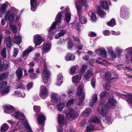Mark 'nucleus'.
I'll list each match as a JSON object with an SVG mask.
<instances>
[{
    "instance_id": "nucleus-6",
    "label": "nucleus",
    "mask_w": 132,
    "mask_h": 132,
    "mask_svg": "<svg viewBox=\"0 0 132 132\" xmlns=\"http://www.w3.org/2000/svg\"><path fill=\"white\" fill-rule=\"evenodd\" d=\"M120 15L122 18L126 19L129 16L128 10L127 8H122L120 12Z\"/></svg>"
},
{
    "instance_id": "nucleus-56",
    "label": "nucleus",
    "mask_w": 132,
    "mask_h": 132,
    "mask_svg": "<svg viewBox=\"0 0 132 132\" xmlns=\"http://www.w3.org/2000/svg\"><path fill=\"white\" fill-rule=\"evenodd\" d=\"M6 77V73L5 72L0 74V81H2L4 79H5Z\"/></svg>"
},
{
    "instance_id": "nucleus-53",
    "label": "nucleus",
    "mask_w": 132,
    "mask_h": 132,
    "mask_svg": "<svg viewBox=\"0 0 132 132\" xmlns=\"http://www.w3.org/2000/svg\"><path fill=\"white\" fill-rule=\"evenodd\" d=\"M91 19L93 21H96L97 20L96 15L95 13L92 12L91 16Z\"/></svg>"
},
{
    "instance_id": "nucleus-39",
    "label": "nucleus",
    "mask_w": 132,
    "mask_h": 132,
    "mask_svg": "<svg viewBox=\"0 0 132 132\" xmlns=\"http://www.w3.org/2000/svg\"><path fill=\"white\" fill-rule=\"evenodd\" d=\"M7 84V82L5 81H2L0 83V92H1L2 89L6 87Z\"/></svg>"
},
{
    "instance_id": "nucleus-1",
    "label": "nucleus",
    "mask_w": 132,
    "mask_h": 132,
    "mask_svg": "<svg viewBox=\"0 0 132 132\" xmlns=\"http://www.w3.org/2000/svg\"><path fill=\"white\" fill-rule=\"evenodd\" d=\"M78 113L75 112L73 109L69 108L67 110L66 116L67 117L72 118L73 119H76L78 116Z\"/></svg>"
},
{
    "instance_id": "nucleus-23",
    "label": "nucleus",
    "mask_w": 132,
    "mask_h": 132,
    "mask_svg": "<svg viewBox=\"0 0 132 132\" xmlns=\"http://www.w3.org/2000/svg\"><path fill=\"white\" fill-rule=\"evenodd\" d=\"M101 6L103 9L109 10V7L108 2L106 1H103L101 4Z\"/></svg>"
},
{
    "instance_id": "nucleus-25",
    "label": "nucleus",
    "mask_w": 132,
    "mask_h": 132,
    "mask_svg": "<svg viewBox=\"0 0 132 132\" xmlns=\"http://www.w3.org/2000/svg\"><path fill=\"white\" fill-rule=\"evenodd\" d=\"M51 99L52 102L57 104L59 103L60 102V101L58 99L54 93L52 94L51 95Z\"/></svg>"
},
{
    "instance_id": "nucleus-59",
    "label": "nucleus",
    "mask_w": 132,
    "mask_h": 132,
    "mask_svg": "<svg viewBox=\"0 0 132 132\" xmlns=\"http://www.w3.org/2000/svg\"><path fill=\"white\" fill-rule=\"evenodd\" d=\"M122 52V50L120 49H117L116 52V54L118 57H120L121 56V53Z\"/></svg>"
},
{
    "instance_id": "nucleus-44",
    "label": "nucleus",
    "mask_w": 132,
    "mask_h": 132,
    "mask_svg": "<svg viewBox=\"0 0 132 132\" xmlns=\"http://www.w3.org/2000/svg\"><path fill=\"white\" fill-rule=\"evenodd\" d=\"M90 120L92 121L95 123H98L99 122V119L96 117H93L91 118Z\"/></svg>"
},
{
    "instance_id": "nucleus-16",
    "label": "nucleus",
    "mask_w": 132,
    "mask_h": 132,
    "mask_svg": "<svg viewBox=\"0 0 132 132\" xmlns=\"http://www.w3.org/2000/svg\"><path fill=\"white\" fill-rule=\"evenodd\" d=\"M78 3L82 6L85 7L86 10H87L89 8V6L88 5V2L87 0H79Z\"/></svg>"
},
{
    "instance_id": "nucleus-36",
    "label": "nucleus",
    "mask_w": 132,
    "mask_h": 132,
    "mask_svg": "<svg viewBox=\"0 0 132 132\" xmlns=\"http://www.w3.org/2000/svg\"><path fill=\"white\" fill-rule=\"evenodd\" d=\"M107 23L108 26L111 27H113L116 24L115 20L113 18L109 22H107Z\"/></svg>"
},
{
    "instance_id": "nucleus-41",
    "label": "nucleus",
    "mask_w": 132,
    "mask_h": 132,
    "mask_svg": "<svg viewBox=\"0 0 132 132\" xmlns=\"http://www.w3.org/2000/svg\"><path fill=\"white\" fill-rule=\"evenodd\" d=\"M86 129L87 132L93 131L94 129V126L92 124L90 123V125L86 127Z\"/></svg>"
},
{
    "instance_id": "nucleus-64",
    "label": "nucleus",
    "mask_w": 132,
    "mask_h": 132,
    "mask_svg": "<svg viewBox=\"0 0 132 132\" xmlns=\"http://www.w3.org/2000/svg\"><path fill=\"white\" fill-rule=\"evenodd\" d=\"M74 101L73 99L69 101L67 103L66 106L67 107H69L72 104Z\"/></svg>"
},
{
    "instance_id": "nucleus-4",
    "label": "nucleus",
    "mask_w": 132,
    "mask_h": 132,
    "mask_svg": "<svg viewBox=\"0 0 132 132\" xmlns=\"http://www.w3.org/2000/svg\"><path fill=\"white\" fill-rule=\"evenodd\" d=\"M109 107L106 105L103 106H99L98 108V110L100 114L102 115H104L108 113L109 111Z\"/></svg>"
},
{
    "instance_id": "nucleus-21",
    "label": "nucleus",
    "mask_w": 132,
    "mask_h": 132,
    "mask_svg": "<svg viewBox=\"0 0 132 132\" xmlns=\"http://www.w3.org/2000/svg\"><path fill=\"white\" fill-rule=\"evenodd\" d=\"M62 18V14L60 12H59L56 15L55 18V21L57 23L60 24L61 23V20Z\"/></svg>"
},
{
    "instance_id": "nucleus-3",
    "label": "nucleus",
    "mask_w": 132,
    "mask_h": 132,
    "mask_svg": "<svg viewBox=\"0 0 132 132\" xmlns=\"http://www.w3.org/2000/svg\"><path fill=\"white\" fill-rule=\"evenodd\" d=\"M5 18L6 20L9 21L10 23L12 24L14 19V14L11 13L10 11H8L5 13Z\"/></svg>"
},
{
    "instance_id": "nucleus-60",
    "label": "nucleus",
    "mask_w": 132,
    "mask_h": 132,
    "mask_svg": "<svg viewBox=\"0 0 132 132\" xmlns=\"http://www.w3.org/2000/svg\"><path fill=\"white\" fill-rule=\"evenodd\" d=\"M75 28L77 29L78 31H80L81 26L79 23L78 22L76 23L75 24Z\"/></svg>"
},
{
    "instance_id": "nucleus-40",
    "label": "nucleus",
    "mask_w": 132,
    "mask_h": 132,
    "mask_svg": "<svg viewBox=\"0 0 132 132\" xmlns=\"http://www.w3.org/2000/svg\"><path fill=\"white\" fill-rule=\"evenodd\" d=\"M43 48L44 51H49L50 49V45L47 44H46L43 45Z\"/></svg>"
},
{
    "instance_id": "nucleus-61",
    "label": "nucleus",
    "mask_w": 132,
    "mask_h": 132,
    "mask_svg": "<svg viewBox=\"0 0 132 132\" xmlns=\"http://www.w3.org/2000/svg\"><path fill=\"white\" fill-rule=\"evenodd\" d=\"M93 99L92 100L91 102H92L93 103H95L97 101V97L96 95H94L93 96Z\"/></svg>"
},
{
    "instance_id": "nucleus-42",
    "label": "nucleus",
    "mask_w": 132,
    "mask_h": 132,
    "mask_svg": "<svg viewBox=\"0 0 132 132\" xmlns=\"http://www.w3.org/2000/svg\"><path fill=\"white\" fill-rule=\"evenodd\" d=\"M58 103V105H57L58 109L59 111H62L65 105L64 103H61L60 102Z\"/></svg>"
},
{
    "instance_id": "nucleus-57",
    "label": "nucleus",
    "mask_w": 132,
    "mask_h": 132,
    "mask_svg": "<svg viewBox=\"0 0 132 132\" xmlns=\"http://www.w3.org/2000/svg\"><path fill=\"white\" fill-rule=\"evenodd\" d=\"M13 50V54L12 55V56L14 58L18 54V52L17 49L15 48H14Z\"/></svg>"
},
{
    "instance_id": "nucleus-58",
    "label": "nucleus",
    "mask_w": 132,
    "mask_h": 132,
    "mask_svg": "<svg viewBox=\"0 0 132 132\" xmlns=\"http://www.w3.org/2000/svg\"><path fill=\"white\" fill-rule=\"evenodd\" d=\"M132 51H129L127 52V54H126L125 57L127 59H129L130 57L132 55Z\"/></svg>"
},
{
    "instance_id": "nucleus-33",
    "label": "nucleus",
    "mask_w": 132,
    "mask_h": 132,
    "mask_svg": "<svg viewBox=\"0 0 132 132\" xmlns=\"http://www.w3.org/2000/svg\"><path fill=\"white\" fill-rule=\"evenodd\" d=\"M97 11L98 14L101 16H103L106 13L105 12L102 10L101 8L99 6H98L97 9Z\"/></svg>"
},
{
    "instance_id": "nucleus-15",
    "label": "nucleus",
    "mask_w": 132,
    "mask_h": 132,
    "mask_svg": "<svg viewBox=\"0 0 132 132\" xmlns=\"http://www.w3.org/2000/svg\"><path fill=\"white\" fill-rule=\"evenodd\" d=\"M14 114L15 117L16 119L22 120H24L25 116L24 114L17 112H15Z\"/></svg>"
},
{
    "instance_id": "nucleus-43",
    "label": "nucleus",
    "mask_w": 132,
    "mask_h": 132,
    "mask_svg": "<svg viewBox=\"0 0 132 132\" xmlns=\"http://www.w3.org/2000/svg\"><path fill=\"white\" fill-rule=\"evenodd\" d=\"M73 44L72 42L69 40L67 44V48L68 50H71L73 47Z\"/></svg>"
},
{
    "instance_id": "nucleus-31",
    "label": "nucleus",
    "mask_w": 132,
    "mask_h": 132,
    "mask_svg": "<svg viewBox=\"0 0 132 132\" xmlns=\"http://www.w3.org/2000/svg\"><path fill=\"white\" fill-rule=\"evenodd\" d=\"M63 77L61 74H59L57 76V84L58 86H60L62 83V80Z\"/></svg>"
},
{
    "instance_id": "nucleus-27",
    "label": "nucleus",
    "mask_w": 132,
    "mask_h": 132,
    "mask_svg": "<svg viewBox=\"0 0 132 132\" xmlns=\"http://www.w3.org/2000/svg\"><path fill=\"white\" fill-rule=\"evenodd\" d=\"M84 75L86 79L87 80L89 79L93 76V73L91 70L88 69Z\"/></svg>"
},
{
    "instance_id": "nucleus-50",
    "label": "nucleus",
    "mask_w": 132,
    "mask_h": 132,
    "mask_svg": "<svg viewBox=\"0 0 132 132\" xmlns=\"http://www.w3.org/2000/svg\"><path fill=\"white\" fill-rule=\"evenodd\" d=\"M38 77V75L36 73H32L30 76V78L32 80H34Z\"/></svg>"
},
{
    "instance_id": "nucleus-20",
    "label": "nucleus",
    "mask_w": 132,
    "mask_h": 132,
    "mask_svg": "<svg viewBox=\"0 0 132 132\" xmlns=\"http://www.w3.org/2000/svg\"><path fill=\"white\" fill-rule=\"evenodd\" d=\"M37 121L40 124H42L45 122L46 120L45 116L43 115L39 116L37 118Z\"/></svg>"
},
{
    "instance_id": "nucleus-48",
    "label": "nucleus",
    "mask_w": 132,
    "mask_h": 132,
    "mask_svg": "<svg viewBox=\"0 0 132 132\" xmlns=\"http://www.w3.org/2000/svg\"><path fill=\"white\" fill-rule=\"evenodd\" d=\"M7 6V5L5 4H4L0 6V9L1 11L4 12L6 10Z\"/></svg>"
},
{
    "instance_id": "nucleus-29",
    "label": "nucleus",
    "mask_w": 132,
    "mask_h": 132,
    "mask_svg": "<svg viewBox=\"0 0 132 132\" xmlns=\"http://www.w3.org/2000/svg\"><path fill=\"white\" fill-rule=\"evenodd\" d=\"M9 128V127L6 123H5L1 126L0 131L1 132H5Z\"/></svg>"
},
{
    "instance_id": "nucleus-12",
    "label": "nucleus",
    "mask_w": 132,
    "mask_h": 132,
    "mask_svg": "<svg viewBox=\"0 0 132 132\" xmlns=\"http://www.w3.org/2000/svg\"><path fill=\"white\" fill-rule=\"evenodd\" d=\"M37 0H30L31 10L32 11H35L37 6Z\"/></svg>"
},
{
    "instance_id": "nucleus-46",
    "label": "nucleus",
    "mask_w": 132,
    "mask_h": 132,
    "mask_svg": "<svg viewBox=\"0 0 132 132\" xmlns=\"http://www.w3.org/2000/svg\"><path fill=\"white\" fill-rule=\"evenodd\" d=\"M65 41L64 39L63 38L60 39L57 42V44L59 45H63L65 44Z\"/></svg>"
},
{
    "instance_id": "nucleus-13",
    "label": "nucleus",
    "mask_w": 132,
    "mask_h": 132,
    "mask_svg": "<svg viewBox=\"0 0 132 132\" xmlns=\"http://www.w3.org/2000/svg\"><path fill=\"white\" fill-rule=\"evenodd\" d=\"M96 52L97 54H100L104 57L106 58L107 57V53L104 49H102L100 48L97 49L96 51Z\"/></svg>"
},
{
    "instance_id": "nucleus-28",
    "label": "nucleus",
    "mask_w": 132,
    "mask_h": 132,
    "mask_svg": "<svg viewBox=\"0 0 132 132\" xmlns=\"http://www.w3.org/2000/svg\"><path fill=\"white\" fill-rule=\"evenodd\" d=\"M76 8L77 10V15L79 17L81 16L82 15V7L79 5L76 6Z\"/></svg>"
},
{
    "instance_id": "nucleus-35",
    "label": "nucleus",
    "mask_w": 132,
    "mask_h": 132,
    "mask_svg": "<svg viewBox=\"0 0 132 132\" xmlns=\"http://www.w3.org/2000/svg\"><path fill=\"white\" fill-rule=\"evenodd\" d=\"M109 95V93L106 91L101 92L100 95V98L101 99L103 100L105 97L108 96Z\"/></svg>"
},
{
    "instance_id": "nucleus-10",
    "label": "nucleus",
    "mask_w": 132,
    "mask_h": 132,
    "mask_svg": "<svg viewBox=\"0 0 132 132\" xmlns=\"http://www.w3.org/2000/svg\"><path fill=\"white\" fill-rule=\"evenodd\" d=\"M9 65L7 63H4L3 62L1 59H0V72L3 71H6L8 69V67Z\"/></svg>"
},
{
    "instance_id": "nucleus-7",
    "label": "nucleus",
    "mask_w": 132,
    "mask_h": 132,
    "mask_svg": "<svg viewBox=\"0 0 132 132\" xmlns=\"http://www.w3.org/2000/svg\"><path fill=\"white\" fill-rule=\"evenodd\" d=\"M40 91L41 94H40V97L43 99L46 98L47 96L48 90L47 88L44 86H41Z\"/></svg>"
},
{
    "instance_id": "nucleus-38",
    "label": "nucleus",
    "mask_w": 132,
    "mask_h": 132,
    "mask_svg": "<svg viewBox=\"0 0 132 132\" xmlns=\"http://www.w3.org/2000/svg\"><path fill=\"white\" fill-rule=\"evenodd\" d=\"M65 20L68 23H69L71 19V15L69 12L66 13L65 15Z\"/></svg>"
},
{
    "instance_id": "nucleus-14",
    "label": "nucleus",
    "mask_w": 132,
    "mask_h": 132,
    "mask_svg": "<svg viewBox=\"0 0 132 132\" xmlns=\"http://www.w3.org/2000/svg\"><path fill=\"white\" fill-rule=\"evenodd\" d=\"M65 59L67 61H74L75 59V56L71 53H68L65 57Z\"/></svg>"
},
{
    "instance_id": "nucleus-18",
    "label": "nucleus",
    "mask_w": 132,
    "mask_h": 132,
    "mask_svg": "<svg viewBox=\"0 0 132 132\" xmlns=\"http://www.w3.org/2000/svg\"><path fill=\"white\" fill-rule=\"evenodd\" d=\"M16 74L18 80H20L23 75L22 70L21 68H19L17 69L16 71Z\"/></svg>"
},
{
    "instance_id": "nucleus-17",
    "label": "nucleus",
    "mask_w": 132,
    "mask_h": 132,
    "mask_svg": "<svg viewBox=\"0 0 132 132\" xmlns=\"http://www.w3.org/2000/svg\"><path fill=\"white\" fill-rule=\"evenodd\" d=\"M10 88L11 86H7L5 88H3L2 89L1 92V95L3 96L8 94L10 90Z\"/></svg>"
},
{
    "instance_id": "nucleus-8",
    "label": "nucleus",
    "mask_w": 132,
    "mask_h": 132,
    "mask_svg": "<svg viewBox=\"0 0 132 132\" xmlns=\"http://www.w3.org/2000/svg\"><path fill=\"white\" fill-rule=\"evenodd\" d=\"M117 102V101L113 98H110L108 99L106 103V105L110 108L113 107H115Z\"/></svg>"
},
{
    "instance_id": "nucleus-5",
    "label": "nucleus",
    "mask_w": 132,
    "mask_h": 132,
    "mask_svg": "<svg viewBox=\"0 0 132 132\" xmlns=\"http://www.w3.org/2000/svg\"><path fill=\"white\" fill-rule=\"evenodd\" d=\"M43 74L44 76L43 78V81L44 83L47 84L50 77L51 73L48 70L45 68L43 70Z\"/></svg>"
},
{
    "instance_id": "nucleus-9",
    "label": "nucleus",
    "mask_w": 132,
    "mask_h": 132,
    "mask_svg": "<svg viewBox=\"0 0 132 132\" xmlns=\"http://www.w3.org/2000/svg\"><path fill=\"white\" fill-rule=\"evenodd\" d=\"M34 42L36 46L40 45L43 41V39L39 35H36L34 36Z\"/></svg>"
},
{
    "instance_id": "nucleus-22",
    "label": "nucleus",
    "mask_w": 132,
    "mask_h": 132,
    "mask_svg": "<svg viewBox=\"0 0 132 132\" xmlns=\"http://www.w3.org/2000/svg\"><path fill=\"white\" fill-rule=\"evenodd\" d=\"M33 47L31 46L29 47L28 49L24 51L22 53V56L23 57H25L26 56H28V54L30 52L32 51Z\"/></svg>"
},
{
    "instance_id": "nucleus-55",
    "label": "nucleus",
    "mask_w": 132,
    "mask_h": 132,
    "mask_svg": "<svg viewBox=\"0 0 132 132\" xmlns=\"http://www.w3.org/2000/svg\"><path fill=\"white\" fill-rule=\"evenodd\" d=\"M1 54L3 58H5L6 57V51L5 48H3L1 52Z\"/></svg>"
},
{
    "instance_id": "nucleus-49",
    "label": "nucleus",
    "mask_w": 132,
    "mask_h": 132,
    "mask_svg": "<svg viewBox=\"0 0 132 132\" xmlns=\"http://www.w3.org/2000/svg\"><path fill=\"white\" fill-rule=\"evenodd\" d=\"M127 101L129 104L132 103V94H130L128 95Z\"/></svg>"
},
{
    "instance_id": "nucleus-62",
    "label": "nucleus",
    "mask_w": 132,
    "mask_h": 132,
    "mask_svg": "<svg viewBox=\"0 0 132 132\" xmlns=\"http://www.w3.org/2000/svg\"><path fill=\"white\" fill-rule=\"evenodd\" d=\"M112 74L111 73L109 72H107L105 73V77L106 79L111 76Z\"/></svg>"
},
{
    "instance_id": "nucleus-63",
    "label": "nucleus",
    "mask_w": 132,
    "mask_h": 132,
    "mask_svg": "<svg viewBox=\"0 0 132 132\" xmlns=\"http://www.w3.org/2000/svg\"><path fill=\"white\" fill-rule=\"evenodd\" d=\"M76 70V66H73L70 69V73H71V74L73 73V74H74V73L75 72Z\"/></svg>"
},
{
    "instance_id": "nucleus-11",
    "label": "nucleus",
    "mask_w": 132,
    "mask_h": 132,
    "mask_svg": "<svg viewBox=\"0 0 132 132\" xmlns=\"http://www.w3.org/2000/svg\"><path fill=\"white\" fill-rule=\"evenodd\" d=\"M64 116L61 114H60L58 115L57 119L60 124H67L66 120H64Z\"/></svg>"
},
{
    "instance_id": "nucleus-30",
    "label": "nucleus",
    "mask_w": 132,
    "mask_h": 132,
    "mask_svg": "<svg viewBox=\"0 0 132 132\" xmlns=\"http://www.w3.org/2000/svg\"><path fill=\"white\" fill-rule=\"evenodd\" d=\"M79 18V22L82 24H83L86 23L87 20L85 17L82 15Z\"/></svg>"
},
{
    "instance_id": "nucleus-51",
    "label": "nucleus",
    "mask_w": 132,
    "mask_h": 132,
    "mask_svg": "<svg viewBox=\"0 0 132 132\" xmlns=\"http://www.w3.org/2000/svg\"><path fill=\"white\" fill-rule=\"evenodd\" d=\"M33 86V83L32 82H28L27 85V87L28 90L32 88Z\"/></svg>"
},
{
    "instance_id": "nucleus-54",
    "label": "nucleus",
    "mask_w": 132,
    "mask_h": 132,
    "mask_svg": "<svg viewBox=\"0 0 132 132\" xmlns=\"http://www.w3.org/2000/svg\"><path fill=\"white\" fill-rule=\"evenodd\" d=\"M91 112V109L89 108H86L85 111H83V113L84 114H86L87 115H89Z\"/></svg>"
},
{
    "instance_id": "nucleus-47",
    "label": "nucleus",
    "mask_w": 132,
    "mask_h": 132,
    "mask_svg": "<svg viewBox=\"0 0 132 132\" xmlns=\"http://www.w3.org/2000/svg\"><path fill=\"white\" fill-rule=\"evenodd\" d=\"M10 29L14 32H17L18 27L17 26L15 25H12L10 26Z\"/></svg>"
},
{
    "instance_id": "nucleus-32",
    "label": "nucleus",
    "mask_w": 132,
    "mask_h": 132,
    "mask_svg": "<svg viewBox=\"0 0 132 132\" xmlns=\"http://www.w3.org/2000/svg\"><path fill=\"white\" fill-rule=\"evenodd\" d=\"M13 40L15 43L17 44H20L21 43V38L19 36L15 35Z\"/></svg>"
},
{
    "instance_id": "nucleus-52",
    "label": "nucleus",
    "mask_w": 132,
    "mask_h": 132,
    "mask_svg": "<svg viewBox=\"0 0 132 132\" xmlns=\"http://www.w3.org/2000/svg\"><path fill=\"white\" fill-rule=\"evenodd\" d=\"M87 68V66L85 64L82 65L80 70L81 73L82 74L84 73L85 70Z\"/></svg>"
},
{
    "instance_id": "nucleus-45",
    "label": "nucleus",
    "mask_w": 132,
    "mask_h": 132,
    "mask_svg": "<svg viewBox=\"0 0 132 132\" xmlns=\"http://www.w3.org/2000/svg\"><path fill=\"white\" fill-rule=\"evenodd\" d=\"M33 109L34 111L37 113L40 112V108L39 106L34 105L33 107Z\"/></svg>"
},
{
    "instance_id": "nucleus-37",
    "label": "nucleus",
    "mask_w": 132,
    "mask_h": 132,
    "mask_svg": "<svg viewBox=\"0 0 132 132\" xmlns=\"http://www.w3.org/2000/svg\"><path fill=\"white\" fill-rule=\"evenodd\" d=\"M4 109L6 111H13L14 110V107L11 105H5L4 106Z\"/></svg>"
},
{
    "instance_id": "nucleus-34",
    "label": "nucleus",
    "mask_w": 132,
    "mask_h": 132,
    "mask_svg": "<svg viewBox=\"0 0 132 132\" xmlns=\"http://www.w3.org/2000/svg\"><path fill=\"white\" fill-rule=\"evenodd\" d=\"M57 23L56 22H54L52 24L51 27L50 28L49 30V32L50 33H52V34H54V33H53V32H52V30H54L55 28L56 25Z\"/></svg>"
},
{
    "instance_id": "nucleus-26",
    "label": "nucleus",
    "mask_w": 132,
    "mask_h": 132,
    "mask_svg": "<svg viewBox=\"0 0 132 132\" xmlns=\"http://www.w3.org/2000/svg\"><path fill=\"white\" fill-rule=\"evenodd\" d=\"M111 117L109 116H106L103 118V121L105 123L110 124L112 122Z\"/></svg>"
},
{
    "instance_id": "nucleus-24",
    "label": "nucleus",
    "mask_w": 132,
    "mask_h": 132,
    "mask_svg": "<svg viewBox=\"0 0 132 132\" xmlns=\"http://www.w3.org/2000/svg\"><path fill=\"white\" fill-rule=\"evenodd\" d=\"M6 46L8 48H10L12 43V39L10 36H8L6 39Z\"/></svg>"
},
{
    "instance_id": "nucleus-19",
    "label": "nucleus",
    "mask_w": 132,
    "mask_h": 132,
    "mask_svg": "<svg viewBox=\"0 0 132 132\" xmlns=\"http://www.w3.org/2000/svg\"><path fill=\"white\" fill-rule=\"evenodd\" d=\"M82 75L81 74L79 75H77L76 76H74L72 77V81L74 83H77L80 81L82 76Z\"/></svg>"
},
{
    "instance_id": "nucleus-2",
    "label": "nucleus",
    "mask_w": 132,
    "mask_h": 132,
    "mask_svg": "<svg viewBox=\"0 0 132 132\" xmlns=\"http://www.w3.org/2000/svg\"><path fill=\"white\" fill-rule=\"evenodd\" d=\"M77 94L80 96L82 95L81 97L79 98V101L77 102V104L78 105H80L82 104L85 99V95L84 93H83L82 87L81 85H80L77 89Z\"/></svg>"
}]
</instances>
